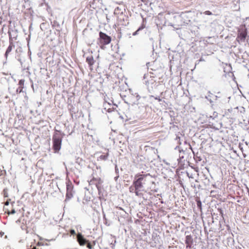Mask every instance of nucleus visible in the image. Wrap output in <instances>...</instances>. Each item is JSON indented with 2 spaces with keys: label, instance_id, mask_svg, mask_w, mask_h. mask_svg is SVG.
<instances>
[{
  "label": "nucleus",
  "instance_id": "39448f33",
  "mask_svg": "<svg viewBox=\"0 0 249 249\" xmlns=\"http://www.w3.org/2000/svg\"><path fill=\"white\" fill-rule=\"evenodd\" d=\"M73 185L70 180L66 182V194L65 201L69 200L73 196Z\"/></svg>",
  "mask_w": 249,
  "mask_h": 249
},
{
  "label": "nucleus",
  "instance_id": "f03ea898",
  "mask_svg": "<svg viewBox=\"0 0 249 249\" xmlns=\"http://www.w3.org/2000/svg\"><path fill=\"white\" fill-rule=\"evenodd\" d=\"M247 36V29L245 25H242L238 30L236 40L238 42H244Z\"/></svg>",
  "mask_w": 249,
  "mask_h": 249
},
{
  "label": "nucleus",
  "instance_id": "1a4fd4ad",
  "mask_svg": "<svg viewBox=\"0 0 249 249\" xmlns=\"http://www.w3.org/2000/svg\"><path fill=\"white\" fill-rule=\"evenodd\" d=\"M86 62L88 64L89 69L92 71L93 70V66L94 64L95 61L92 55H89L86 58Z\"/></svg>",
  "mask_w": 249,
  "mask_h": 249
},
{
  "label": "nucleus",
  "instance_id": "412c9836",
  "mask_svg": "<svg viewBox=\"0 0 249 249\" xmlns=\"http://www.w3.org/2000/svg\"><path fill=\"white\" fill-rule=\"evenodd\" d=\"M3 192H4V196H5V197H7V196H6V191H5V190H4Z\"/></svg>",
  "mask_w": 249,
  "mask_h": 249
},
{
  "label": "nucleus",
  "instance_id": "9b49d317",
  "mask_svg": "<svg viewBox=\"0 0 249 249\" xmlns=\"http://www.w3.org/2000/svg\"><path fill=\"white\" fill-rule=\"evenodd\" d=\"M108 156V153H107L106 155H101L99 157V159L101 160H107Z\"/></svg>",
  "mask_w": 249,
  "mask_h": 249
},
{
  "label": "nucleus",
  "instance_id": "aec40b11",
  "mask_svg": "<svg viewBox=\"0 0 249 249\" xmlns=\"http://www.w3.org/2000/svg\"><path fill=\"white\" fill-rule=\"evenodd\" d=\"M23 83H24V81H22V80H20L19 82V84L21 85H23Z\"/></svg>",
  "mask_w": 249,
  "mask_h": 249
},
{
  "label": "nucleus",
  "instance_id": "6e6552de",
  "mask_svg": "<svg viewBox=\"0 0 249 249\" xmlns=\"http://www.w3.org/2000/svg\"><path fill=\"white\" fill-rule=\"evenodd\" d=\"M77 240L80 246L85 245L88 241L85 239L81 233H78L77 235Z\"/></svg>",
  "mask_w": 249,
  "mask_h": 249
},
{
  "label": "nucleus",
  "instance_id": "ddd939ff",
  "mask_svg": "<svg viewBox=\"0 0 249 249\" xmlns=\"http://www.w3.org/2000/svg\"><path fill=\"white\" fill-rule=\"evenodd\" d=\"M142 29H143V27H140V28H139V29H138L136 32H135L134 33H133V36H135V35H136L138 34V32L140 30H142Z\"/></svg>",
  "mask_w": 249,
  "mask_h": 249
},
{
  "label": "nucleus",
  "instance_id": "20e7f679",
  "mask_svg": "<svg viewBox=\"0 0 249 249\" xmlns=\"http://www.w3.org/2000/svg\"><path fill=\"white\" fill-rule=\"evenodd\" d=\"M53 149L55 152H58L61 148L62 137L57 134L53 137Z\"/></svg>",
  "mask_w": 249,
  "mask_h": 249
},
{
  "label": "nucleus",
  "instance_id": "4468645a",
  "mask_svg": "<svg viewBox=\"0 0 249 249\" xmlns=\"http://www.w3.org/2000/svg\"><path fill=\"white\" fill-rule=\"evenodd\" d=\"M87 247L89 249H92V246L89 242H87Z\"/></svg>",
  "mask_w": 249,
  "mask_h": 249
},
{
  "label": "nucleus",
  "instance_id": "0eeeda50",
  "mask_svg": "<svg viewBox=\"0 0 249 249\" xmlns=\"http://www.w3.org/2000/svg\"><path fill=\"white\" fill-rule=\"evenodd\" d=\"M102 183V179L100 178L93 177L89 181V185H95L97 189L99 191L100 189V186Z\"/></svg>",
  "mask_w": 249,
  "mask_h": 249
},
{
  "label": "nucleus",
  "instance_id": "9d476101",
  "mask_svg": "<svg viewBox=\"0 0 249 249\" xmlns=\"http://www.w3.org/2000/svg\"><path fill=\"white\" fill-rule=\"evenodd\" d=\"M129 191L130 193H135L138 196H141L142 195V193H141V190L139 189L133 184L129 187Z\"/></svg>",
  "mask_w": 249,
  "mask_h": 249
},
{
  "label": "nucleus",
  "instance_id": "a211bd4d",
  "mask_svg": "<svg viewBox=\"0 0 249 249\" xmlns=\"http://www.w3.org/2000/svg\"><path fill=\"white\" fill-rule=\"evenodd\" d=\"M190 237L189 236H186V243L189 244L188 239H190Z\"/></svg>",
  "mask_w": 249,
  "mask_h": 249
},
{
  "label": "nucleus",
  "instance_id": "f8f14e48",
  "mask_svg": "<svg viewBox=\"0 0 249 249\" xmlns=\"http://www.w3.org/2000/svg\"><path fill=\"white\" fill-rule=\"evenodd\" d=\"M12 50V46L10 45L7 48L6 53H5V56L7 57L8 53L11 52Z\"/></svg>",
  "mask_w": 249,
  "mask_h": 249
},
{
  "label": "nucleus",
  "instance_id": "2eb2a0df",
  "mask_svg": "<svg viewBox=\"0 0 249 249\" xmlns=\"http://www.w3.org/2000/svg\"><path fill=\"white\" fill-rule=\"evenodd\" d=\"M205 15H212V13L211 11H206L204 12V13Z\"/></svg>",
  "mask_w": 249,
  "mask_h": 249
},
{
  "label": "nucleus",
  "instance_id": "f3484780",
  "mask_svg": "<svg viewBox=\"0 0 249 249\" xmlns=\"http://www.w3.org/2000/svg\"><path fill=\"white\" fill-rule=\"evenodd\" d=\"M5 213H8V214H9L10 213H12V214L14 213H15V210H14V209H13V210L11 211V212H10L9 211H7V212L5 211Z\"/></svg>",
  "mask_w": 249,
  "mask_h": 249
},
{
  "label": "nucleus",
  "instance_id": "4be33fe9",
  "mask_svg": "<svg viewBox=\"0 0 249 249\" xmlns=\"http://www.w3.org/2000/svg\"><path fill=\"white\" fill-rule=\"evenodd\" d=\"M8 203H9V202H8V201H7V202L5 203V204L6 205H8Z\"/></svg>",
  "mask_w": 249,
  "mask_h": 249
},
{
  "label": "nucleus",
  "instance_id": "f257e3e1",
  "mask_svg": "<svg viewBox=\"0 0 249 249\" xmlns=\"http://www.w3.org/2000/svg\"><path fill=\"white\" fill-rule=\"evenodd\" d=\"M149 174H142L138 173L135 176L134 180L133 182V185H135L139 189H141L143 187V184L145 183L146 179Z\"/></svg>",
  "mask_w": 249,
  "mask_h": 249
},
{
  "label": "nucleus",
  "instance_id": "7ed1b4c3",
  "mask_svg": "<svg viewBox=\"0 0 249 249\" xmlns=\"http://www.w3.org/2000/svg\"><path fill=\"white\" fill-rule=\"evenodd\" d=\"M140 98L141 97L138 93H131L128 95L126 103L131 106L138 105Z\"/></svg>",
  "mask_w": 249,
  "mask_h": 249
},
{
  "label": "nucleus",
  "instance_id": "dca6fc26",
  "mask_svg": "<svg viewBox=\"0 0 249 249\" xmlns=\"http://www.w3.org/2000/svg\"><path fill=\"white\" fill-rule=\"evenodd\" d=\"M70 233L71 234V235H75L76 234L75 233V231L74 230H71L70 231Z\"/></svg>",
  "mask_w": 249,
  "mask_h": 249
},
{
  "label": "nucleus",
  "instance_id": "423d86ee",
  "mask_svg": "<svg viewBox=\"0 0 249 249\" xmlns=\"http://www.w3.org/2000/svg\"><path fill=\"white\" fill-rule=\"evenodd\" d=\"M99 40L101 45H107L111 42V38L110 36H107L106 34L102 32H100L99 33Z\"/></svg>",
  "mask_w": 249,
  "mask_h": 249
},
{
  "label": "nucleus",
  "instance_id": "6ab92c4d",
  "mask_svg": "<svg viewBox=\"0 0 249 249\" xmlns=\"http://www.w3.org/2000/svg\"><path fill=\"white\" fill-rule=\"evenodd\" d=\"M201 202L200 201H198L197 202V206L198 207H200L201 206Z\"/></svg>",
  "mask_w": 249,
  "mask_h": 249
}]
</instances>
